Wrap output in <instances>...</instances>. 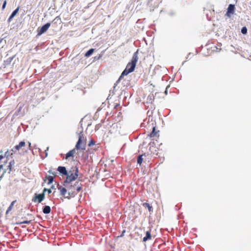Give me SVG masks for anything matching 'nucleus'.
I'll list each match as a JSON object with an SVG mask.
<instances>
[{"label":"nucleus","mask_w":251,"mask_h":251,"mask_svg":"<svg viewBox=\"0 0 251 251\" xmlns=\"http://www.w3.org/2000/svg\"><path fill=\"white\" fill-rule=\"evenodd\" d=\"M73 171H70L68 172V174L66 175L67 176L66 180L64 181V185L69 189L70 188H72L73 186L72 185H70V184L73 181L75 180L76 178L78 176V169L77 168H75V173H73ZM78 183V182H76L75 185L73 186V187H75V186H76Z\"/></svg>","instance_id":"1"},{"label":"nucleus","mask_w":251,"mask_h":251,"mask_svg":"<svg viewBox=\"0 0 251 251\" xmlns=\"http://www.w3.org/2000/svg\"><path fill=\"white\" fill-rule=\"evenodd\" d=\"M83 134L80 133L79 135L78 140L75 145V148L78 150H85V143H82V138Z\"/></svg>","instance_id":"2"},{"label":"nucleus","mask_w":251,"mask_h":251,"mask_svg":"<svg viewBox=\"0 0 251 251\" xmlns=\"http://www.w3.org/2000/svg\"><path fill=\"white\" fill-rule=\"evenodd\" d=\"M50 23H47L43 26L38 28V35H40L43 33H45L50 27Z\"/></svg>","instance_id":"3"},{"label":"nucleus","mask_w":251,"mask_h":251,"mask_svg":"<svg viewBox=\"0 0 251 251\" xmlns=\"http://www.w3.org/2000/svg\"><path fill=\"white\" fill-rule=\"evenodd\" d=\"M45 199V194L42 193L38 195L36 194L35 196L33 198L32 201L36 202L38 201V203L41 202Z\"/></svg>","instance_id":"4"},{"label":"nucleus","mask_w":251,"mask_h":251,"mask_svg":"<svg viewBox=\"0 0 251 251\" xmlns=\"http://www.w3.org/2000/svg\"><path fill=\"white\" fill-rule=\"evenodd\" d=\"M234 10H235L234 5H233L231 4H229L227 9V12L226 13V15L230 18L231 17V15L234 13Z\"/></svg>","instance_id":"5"},{"label":"nucleus","mask_w":251,"mask_h":251,"mask_svg":"<svg viewBox=\"0 0 251 251\" xmlns=\"http://www.w3.org/2000/svg\"><path fill=\"white\" fill-rule=\"evenodd\" d=\"M137 54H138V51H137L134 53L133 55L132 56L131 61V62L129 63L131 65H133L135 66H136V63L138 59V57Z\"/></svg>","instance_id":"6"},{"label":"nucleus","mask_w":251,"mask_h":251,"mask_svg":"<svg viewBox=\"0 0 251 251\" xmlns=\"http://www.w3.org/2000/svg\"><path fill=\"white\" fill-rule=\"evenodd\" d=\"M129 72H128V70H127V69H125V70L123 72L121 75H120V77L119 78L118 80L116 81V82L114 84L115 86H114V88L115 89L116 87V86L117 85V84L120 82V80L122 78V77L124 75H127Z\"/></svg>","instance_id":"7"},{"label":"nucleus","mask_w":251,"mask_h":251,"mask_svg":"<svg viewBox=\"0 0 251 251\" xmlns=\"http://www.w3.org/2000/svg\"><path fill=\"white\" fill-rule=\"evenodd\" d=\"M129 72H128V70H127V69H125V70L123 72L121 75H120V77L119 78L118 80L116 81V82L114 84L115 86H114V88L115 89L116 87V86L117 85V84L120 82V80L122 78V77L124 75H127Z\"/></svg>","instance_id":"8"},{"label":"nucleus","mask_w":251,"mask_h":251,"mask_svg":"<svg viewBox=\"0 0 251 251\" xmlns=\"http://www.w3.org/2000/svg\"><path fill=\"white\" fill-rule=\"evenodd\" d=\"M57 171L60 172V174L63 175H67L68 174V171L66 170V169L65 167L59 166L57 168Z\"/></svg>","instance_id":"9"},{"label":"nucleus","mask_w":251,"mask_h":251,"mask_svg":"<svg viewBox=\"0 0 251 251\" xmlns=\"http://www.w3.org/2000/svg\"><path fill=\"white\" fill-rule=\"evenodd\" d=\"M19 10V7H18L11 14L10 16L9 17L8 22V23L11 22V21L12 20L13 18L15 17V16L17 14Z\"/></svg>","instance_id":"10"},{"label":"nucleus","mask_w":251,"mask_h":251,"mask_svg":"<svg viewBox=\"0 0 251 251\" xmlns=\"http://www.w3.org/2000/svg\"><path fill=\"white\" fill-rule=\"evenodd\" d=\"M25 142H24V141H21L19 143V145H16L15 146V149L16 150H19L21 148H22L23 147H24L25 146Z\"/></svg>","instance_id":"11"},{"label":"nucleus","mask_w":251,"mask_h":251,"mask_svg":"<svg viewBox=\"0 0 251 251\" xmlns=\"http://www.w3.org/2000/svg\"><path fill=\"white\" fill-rule=\"evenodd\" d=\"M135 67V66L131 65L130 63H128L126 66V69H127V70H128V72L131 73L134 71Z\"/></svg>","instance_id":"12"},{"label":"nucleus","mask_w":251,"mask_h":251,"mask_svg":"<svg viewBox=\"0 0 251 251\" xmlns=\"http://www.w3.org/2000/svg\"><path fill=\"white\" fill-rule=\"evenodd\" d=\"M50 207L49 206H45L43 209V212L44 214H49L50 212Z\"/></svg>","instance_id":"13"},{"label":"nucleus","mask_w":251,"mask_h":251,"mask_svg":"<svg viewBox=\"0 0 251 251\" xmlns=\"http://www.w3.org/2000/svg\"><path fill=\"white\" fill-rule=\"evenodd\" d=\"M151 238V234L149 231H147L146 233V236L143 239V242H146L148 240Z\"/></svg>","instance_id":"14"},{"label":"nucleus","mask_w":251,"mask_h":251,"mask_svg":"<svg viewBox=\"0 0 251 251\" xmlns=\"http://www.w3.org/2000/svg\"><path fill=\"white\" fill-rule=\"evenodd\" d=\"M75 149H73L70 151H69L66 155V158L67 159L71 156H73L74 154L75 153Z\"/></svg>","instance_id":"15"},{"label":"nucleus","mask_w":251,"mask_h":251,"mask_svg":"<svg viewBox=\"0 0 251 251\" xmlns=\"http://www.w3.org/2000/svg\"><path fill=\"white\" fill-rule=\"evenodd\" d=\"M143 205L145 208H147L148 209V210L150 212H151L152 211L153 208H152V206L150 205L149 203L145 202V203H143Z\"/></svg>","instance_id":"16"},{"label":"nucleus","mask_w":251,"mask_h":251,"mask_svg":"<svg viewBox=\"0 0 251 251\" xmlns=\"http://www.w3.org/2000/svg\"><path fill=\"white\" fill-rule=\"evenodd\" d=\"M58 189L60 190L61 195L65 196L67 192L66 188L60 187Z\"/></svg>","instance_id":"17"},{"label":"nucleus","mask_w":251,"mask_h":251,"mask_svg":"<svg viewBox=\"0 0 251 251\" xmlns=\"http://www.w3.org/2000/svg\"><path fill=\"white\" fill-rule=\"evenodd\" d=\"M94 51V49H90L85 54V56L86 57H89L90 56L92 53H93Z\"/></svg>","instance_id":"18"},{"label":"nucleus","mask_w":251,"mask_h":251,"mask_svg":"<svg viewBox=\"0 0 251 251\" xmlns=\"http://www.w3.org/2000/svg\"><path fill=\"white\" fill-rule=\"evenodd\" d=\"M14 164H15V162H14V160H12V161H11L10 162L9 164V165L8 166V169H9V172H8L9 173H10V172L11 171V170H12V166L13 165H14Z\"/></svg>","instance_id":"19"},{"label":"nucleus","mask_w":251,"mask_h":251,"mask_svg":"<svg viewBox=\"0 0 251 251\" xmlns=\"http://www.w3.org/2000/svg\"><path fill=\"white\" fill-rule=\"evenodd\" d=\"M155 127H153L152 128V132L150 134V136L151 137H154L156 135V132H155Z\"/></svg>","instance_id":"20"},{"label":"nucleus","mask_w":251,"mask_h":251,"mask_svg":"<svg viewBox=\"0 0 251 251\" xmlns=\"http://www.w3.org/2000/svg\"><path fill=\"white\" fill-rule=\"evenodd\" d=\"M48 184H50L52 183L53 181V177L52 176H48Z\"/></svg>","instance_id":"21"},{"label":"nucleus","mask_w":251,"mask_h":251,"mask_svg":"<svg viewBox=\"0 0 251 251\" xmlns=\"http://www.w3.org/2000/svg\"><path fill=\"white\" fill-rule=\"evenodd\" d=\"M142 161H143L142 155H139L137 158L138 164H139L140 165L141 164Z\"/></svg>","instance_id":"22"},{"label":"nucleus","mask_w":251,"mask_h":251,"mask_svg":"<svg viewBox=\"0 0 251 251\" xmlns=\"http://www.w3.org/2000/svg\"><path fill=\"white\" fill-rule=\"evenodd\" d=\"M241 32L243 34H246L247 33V28L246 27H243L241 29Z\"/></svg>","instance_id":"23"},{"label":"nucleus","mask_w":251,"mask_h":251,"mask_svg":"<svg viewBox=\"0 0 251 251\" xmlns=\"http://www.w3.org/2000/svg\"><path fill=\"white\" fill-rule=\"evenodd\" d=\"M30 222H31V221H24L23 222H21L20 223H17L16 224H17V225H20V224H29L30 223Z\"/></svg>","instance_id":"24"},{"label":"nucleus","mask_w":251,"mask_h":251,"mask_svg":"<svg viewBox=\"0 0 251 251\" xmlns=\"http://www.w3.org/2000/svg\"><path fill=\"white\" fill-rule=\"evenodd\" d=\"M48 192V193L49 194H50L51 193V191L50 190V189H47V188H44V190H43V192L44 194H45V192Z\"/></svg>","instance_id":"25"},{"label":"nucleus","mask_w":251,"mask_h":251,"mask_svg":"<svg viewBox=\"0 0 251 251\" xmlns=\"http://www.w3.org/2000/svg\"><path fill=\"white\" fill-rule=\"evenodd\" d=\"M12 208L13 207H11V206L9 205V207L8 208L7 210L6 211V214H8V213L11 210Z\"/></svg>","instance_id":"26"},{"label":"nucleus","mask_w":251,"mask_h":251,"mask_svg":"<svg viewBox=\"0 0 251 251\" xmlns=\"http://www.w3.org/2000/svg\"><path fill=\"white\" fill-rule=\"evenodd\" d=\"M13 154V153L11 152L10 154L9 153V151H7L5 153V156H6L7 157H8L9 155H12Z\"/></svg>","instance_id":"27"},{"label":"nucleus","mask_w":251,"mask_h":251,"mask_svg":"<svg viewBox=\"0 0 251 251\" xmlns=\"http://www.w3.org/2000/svg\"><path fill=\"white\" fill-rule=\"evenodd\" d=\"M6 5V0H5L3 2V3L2 4V9H4L5 8Z\"/></svg>","instance_id":"28"},{"label":"nucleus","mask_w":251,"mask_h":251,"mask_svg":"<svg viewBox=\"0 0 251 251\" xmlns=\"http://www.w3.org/2000/svg\"><path fill=\"white\" fill-rule=\"evenodd\" d=\"M48 172L50 174H51V175H55V173L53 172L51 170H49Z\"/></svg>","instance_id":"29"},{"label":"nucleus","mask_w":251,"mask_h":251,"mask_svg":"<svg viewBox=\"0 0 251 251\" xmlns=\"http://www.w3.org/2000/svg\"><path fill=\"white\" fill-rule=\"evenodd\" d=\"M81 189V186H78L76 187V190L77 191H80Z\"/></svg>","instance_id":"30"},{"label":"nucleus","mask_w":251,"mask_h":251,"mask_svg":"<svg viewBox=\"0 0 251 251\" xmlns=\"http://www.w3.org/2000/svg\"><path fill=\"white\" fill-rule=\"evenodd\" d=\"M94 142L93 141H91L89 142V143L88 145H89V146H91L92 145H94Z\"/></svg>","instance_id":"31"},{"label":"nucleus","mask_w":251,"mask_h":251,"mask_svg":"<svg viewBox=\"0 0 251 251\" xmlns=\"http://www.w3.org/2000/svg\"><path fill=\"white\" fill-rule=\"evenodd\" d=\"M14 202L15 201H12V203L10 204V206H11V207H13Z\"/></svg>","instance_id":"32"},{"label":"nucleus","mask_w":251,"mask_h":251,"mask_svg":"<svg viewBox=\"0 0 251 251\" xmlns=\"http://www.w3.org/2000/svg\"><path fill=\"white\" fill-rule=\"evenodd\" d=\"M3 156L2 155H0V160L3 158Z\"/></svg>","instance_id":"33"},{"label":"nucleus","mask_w":251,"mask_h":251,"mask_svg":"<svg viewBox=\"0 0 251 251\" xmlns=\"http://www.w3.org/2000/svg\"><path fill=\"white\" fill-rule=\"evenodd\" d=\"M125 232V230H124V231H123L122 234H121V235L120 236L121 237V236H122L124 235V232Z\"/></svg>","instance_id":"34"},{"label":"nucleus","mask_w":251,"mask_h":251,"mask_svg":"<svg viewBox=\"0 0 251 251\" xmlns=\"http://www.w3.org/2000/svg\"><path fill=\"white\" fill-rule=\"evenodd\" d=\"M3 165H0V170L2 169Z\"/></svg>","instance_id":"35"},{"label":"nucleus","mask_w":251,"mask_h":251,"mask_svg":"<svg viewBox=\"0 0 251 251\" xmlns=\"http://www.w3.org/2000/svg\"><path fill=\"white\" fill-rule=\"evenodd\" d=\"M51 189H53V188H54V186L53 185H52V186L51 187Z\"/></svg>","instance_id":"36"},{"label":"nucleus","mask_w":251,"mask_h":251,"mask_svg":"<svg viewBox=\"0 0 251 251\" xmlns=\"http://www.w3.org/2000/svg\"><path fill=\"white\" fill-rule=\"evenodd\" d=\"M28 144H29V147H30V145H31V143L30 142L28 143Z\"/></svg>","instance_id":"37"},{"label":"nucleus","mask_w":251,"mask_h":251,"mask_svg":"<svg viewBox=\"0 0 251 251\" xmlns=\"http://www.w3.org/2000/svg\"><path fill=\"white\" fill-rule=\"evenodd\" d=\"M11 151H12V152H14V149H12Z\"/></svg>","instance_id":"38"},{"label":"nucleus","mask_w":251,"mask_h":251,"mask_svg":"<svg viewBox=\"0 0 251 251\" xmlns=\"http://www.w3.org/2000/svg\"><path fill=\"white\" fill-rule=\"evenodd\" d=\"M165 92L166 94H167V90H166Z\"/></svg>","instance_id":"39"},{"label":"nucleus","mask_w":251,"mask_h":251,"mask_svg":"<svg viewBox=\"0 0 251 251\" xmlns=\"http://www.w3.org/2000/svg\"><path fill=\"white\" fill-rule=\"evenodd\" d=\"M68 195H70V192H69L68 193Z\"/></svg>","instance_id":"40"},{"label":"nucleus","mask_w":251,"mask_h":251,"mask_svg":"<svg viewBox=\"0 0 251 251\" xmlns=\"http://www.w3.org/2000/svg\"><path fill=\"white\" fill-rule=\"evenodd\" d=\"M46 156H47V152L46 153Z\"/></svg>","instance_id":"41"},{"label":"nucleus","mask_w":251,"mask_h":251,"mask_svg":"<svg viewBox=\"0 0 251 251\" xmlns=\"http://www.w3.org/2000/svg\"><path fill=\"white\" fill-rule=\"evenodd\" d=\"M73 0H71V1H72Z\"/></svg>","instance_id":"42"}]
</instances>
